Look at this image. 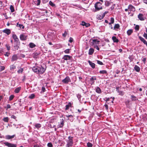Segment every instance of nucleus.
I'll list each match as a JSON object with an SVG mask.
<instances>
[{
  "label": "nucleus",
  "instance_id": "obj_11",
  "mask_svg": "<svg viewBox=\"0 0 147 147\" xmlns=\"http://www.w3.org/2000/svg\"><path fill=\"white\" fill-rule=\"evenodd\" d=\"M20 38L22 40H26L27 39V36L25 34H22L20 35Z\"/></svg>",
  "mask_w": 147,
  "mask_h": 147
},
{
  "label": "nucleus",
  "instance_id": "obj_12",
  "mask_svg": "<svg viewBox=\"0 0 147 147\" xmlns=\"http://www.w3.org/2000/svg\"><path fill=\"white\" fill-rule=\"evenodd\" d=\"M139 38L141 41L144 44L146 45L147 46V42L141 36H139Z\"/></svg>",
  "mask_w": 147,
  "mask_h": 147
},
{
  "label": "nucleus",
  "instance_id": "obj_30",
  "mask_svg": "<svg viewBox=\"0 0 147 147\" xmlns=\"http://www.w3.org/2000/svg\"><path fill=\"white\" fill-rule=\"evenodd\" d=\"M34 2H35V4H36L37 5H40V0H35Z\"/></svg>",
  "mask_w": 147,
  "mask_h": 147
},
{
  "label": "nucleus",
  "instance_id": "obj_42",
  "mask_svg": "<svg viewBox=\"0 0 147 147\" xmlns=\"http://www.w3.org/2000/svg\"><path fill=\"white\" fill-rule=\"evenodd\" d=\"M70 49H67L66 50H65L64 51V52L65 53H67H67H69V51H70Z\"/></svg>",
  "mask_w": 147,
  "mask_h": 147
},
{
  "label": "nucleus",
  "instance_id": "obj_21",
  "mask_svg": "<svg viewBox=\"0 0 147 147\" xmlns=\"http://www.w3.org/2000/svg\"><path fill=\"white\" fill-rule=\"evenodd\" d=\"M112 39L114 42L117 43L119 42V40L115 36H113L112 37Z\"/></svg>",
  "mask_w": 147,
  "mask_h": 147
},
{
  "label": "nucleus",
  "instance_id": "obj_55",
  "mask_svg": "<svg viewBox=\"0 0 147 147\" xmlns=\"http://www.w3.org/2000/svg\"><path fill=\"white\" fill-rule=\"evenodd\" d=\"M63 124L62 123H61V125H58V128H59V127H63Z\"/></svg>",
  "mask_w": 147,
  "mask_h": 147
},
{
  "label": "nucleus",
  "instance_id": "obj_13",
  "mask_svg": "<svg viewBox=\"0 0 147 147\" xmlns=\"http://www.w3.org/2000/svg\"><path fill=\"white\" fill-rule=\"evenodd\" d=\"M3 32L6 34L7 35H9L11 33V31L10 30L8 29H6L3 30Z\"/></svg>",
  "mask_w": 147,
  "mask_h": 147
},
{
  "label": "nucleus",
  "instance_id": "obj_25",
  "mask_svg": "<svg viewBox=\"0 0 147 147\" xmlns=\"http://www.w3.org/2000/svg\"><path fill=\"white\" fill-rule=\"evenodd\" d=\"M71 103L69 102L68 105H66L65 106V110H67L69 109L70 107L71 106Z\"/></svg>",
  "mask_w": 147,
  "mask_h": 147
},
{
  "label": "nucleus",
  "instance_id": "obj_32",
  "mask_svg": "<svg viewBox=\"0 0 147 147\" xmlns=\"http://www.w3.org/2000/svg\"><path fill=\"white\" fill-rule=\"evenodd\" d=\"M131 98L132 100L136 101L138 100L137 98L133 95L131 96Z\"/></svg>",
  "mask_w": 147,
  "mask_h": 147
},
{
  "label": "nucleus",
  "instance_id": "obj_15",
  "mask_svg": "<svg viewBox=\"0 0 147 147\" xmlns=\"http://www.w3.org/2000/svg\"><path fill=\"white\" fill-rule=\"evenodd\" d=\"M119 87H117L116 88V90L117 91V92L119 93V94L121 95H123L124 94V92H123L122 91H120L119 89Z\"/></svg>",
  "mask_w": 147,
  "mask_h": 147
},
{
  "label": "nucleus",
  "instance_id": "obj_58",
  "mask_svg": "<svg viewBox=\"0 0 147 147\" xmlns=\"http://www.w3.org/2000/svg\"><path fill=\"white\" fill-rule=\"evenodd\" d=\"M25 57V55H23L22 54H20V57L21 58V57L24 58Z\"/></svg>",
  "mask_w": 147,
  "mask_h": 147
},
{
  "label": "nucleus",
  "instance_id": "obj_47",
  "mask_svg": "<svg viewBox=\"0 0 147 147\" xmlns=\"http://www.w3.org/2000/svg\"><path fill=\"white\" fill-rule=\"evenodd\" d=\"M97 63L98 64H99V65H103V63L102 62L100 61H99V60L97 61Z\"/></svg>",
  "mask_w": 147,
  "mask_h": 147
},
{
  "label": "nucleus",
  "instance_id": "obj_45",
  "mask_svg": "<svg viewBox=\"0 0 147 147\" xmlns=\"http://www.w3.org/2000/svg\"><path fill=\"white\" fill-rule=\"evenodd\" d=\"M14 97V96L13 95H11L9 97V100L10 101L12 100Z\"/></svg>",
  "mask_w": 147,
  "mask_h": 147
},
{
  "label": "nucleus",
  "instance_id": "obj_49",
  "mask_svg": "<svg viewBox=\"0 0 147 147\" xmlns=\"http://www.w3.org/2000/svg\"><path fill=\"white\" fill-rule=\"evenodd\" d=\"M67 34V32L65 31L64 33L62 35L63 37H65L66 36Z\"/></svg>",
  "mask_w": 147,
  "mask_h": 147
},
{
  "label": "nucleus",
  "instance_id": "obj_39",
  "mask_svg": "<svg viewBox=\"0 0 147 147\" xmlns=\"http://www.w3.org/2000/svg\"><path fill=\"white\" fill-rule=\"evenodd\" d=\"M105 5L107 6H108L110 5V3L109 1H105Z\"/></svg>",
  "mask_w": 147,
  "mask_h": 147
},
{
  "label": "nucleus",
  "instance_id": "obj_3",
  "mask_svg": "<svg viewBox=\"0 0 147 147\" xmlns=\"http://www.w3.org/2000/svg\"><path fill=\"white\" fill-rule=\"evenodd\" d=\"M102 3L100 2H97L94 5L95 10V11H96L102 9Z\"/></svg>",
  "mask_w": 147,
  "mask_h": 147
},
{
  "label": "nucleus",
  "instance_id": "obj_4",
  "mask_svg": "<svg viewBox=\"0 0 147 147\" xmlns=\"http://www.w3.org/2000/svg\"><path fill=\"white\" fill-rule=\"evenodd\" d=\"M45 69L42 67V66H38V74H42L45 71Z\"/></svg>",
  "mask_w": 147,
  "mask_h": 147
},
{
  "label": "nucleus",
  "instance_id": "obj_62",
  "mask_svg": "<svg viewBox=\"0 0 147 147\" xmlns=\"http://www.w3.org/2000/svg\"><path fill=\"white\" fill-rule=\"evenodd\" d=\"M11 108V106L9 104H8L7 105V109H9Z\"/></svg>",
  "mask_w": 147,
  "mask_h": 147
},
{
  "label": "nucleus",
  "instance_id": "obj_57",
  "mask_svg": "<svg viewBox=\"0 0 147 147\" xmlns=\"http://www.w3.org/2000/svg\"><path fill=\"white\" fill-rule=\"evenodd\" d=\"M15 92L16 93H18V88H16L15 90Z\"/></svg>",
  "mask_w": 147,
  "mask_h": 147
},
{
  "label": "nucleus",
  "instance_id": "obj_16",
  "mask_svg": "<svg viewBox=\"0 0 147 147\" xmlns=\"http://www.w3.org/2000/svg\"><path fill=\"white\" fill-rule=\"evenodd\" d=\"M96 80V78L95 77H92L90 79V81L91 82V84H93L94 82V80Z\"/></svg>",
  "mask_w": 147,
  "mask_h": 147
},
{
  "label": "nucleus",
  "instance_id": "obj_33",
  "mask_svg": "<svg viewBox=\"0 0 147 147\" xmlns=\"http://www.w3.org/2000/svg\"><path fill=\"white\" fill-rule=\"evenodd\" d=\"M39 54V53L37 52L34 53L33 54V57L34 58H36L37 57V56Z\"/></svg>",
  "mask_w": 147,
  "mask_h": 147
},
{
  "label": "nucleus",
  "instance_id": "obj_56",
  "mask_svg": "<svg viewBox=\"0 0 147 147\" xmlns=\"http://www.w3.org/2000/svg\"><path fill=\"white\" fill-rule=\"evenodd\" d=\"M73 38H71V37H70L69 38V41L70 42H72L73 41Z\"/></svg>",
  "mask_w": 147,
  "mask_h": 147
},
{
  "label": "nucleus",
  "instance_id": "obj_35",
  "mask_svg": "<svg viewBox=\"0 0 147 147\" xmlns=\"http://www.w3.org/2000/svg\"><path fill=\"white\" fill-rule=\"evenodd\" d=\"M119 27V25L118 24H115L114 26V29H118Z\"/></svg>",
  "mask_w": 147,
  "mask_h": 147
},
{
  "label": "nucleus",
  "instance_id": "obj_23",
  "mask_svg": "<svg viewBox=\"0 0 147 147\" xmlns=\"http://www.w3.org/2000/svg\"><path fill=\"white\" fill-rule=\"evenodd\" d=\"M104 17V15H98L97 16V18L99 20H101Z\"/></svg>",
  "mask_w": 147,
  "mask_h": 147
},
{
  "label": "nucleus",
  "instance_id": "obj_64",
  "mask_svg": "<svg viewBox=\"0 0 147 147\" xmlns=\"http://www.w3.org/2000/svg\"><path fill=\"white\" fill-rule=\"evenodd\" d=\"M9 53H8V52H7L6 54L5 55L6 56H9Z\"/></svg>",
  "mask_w": 147,
  "mask_h": 147
},
{
  "label": "nucleus",
  "instance_id": "obj_10",
  "mask_svg": "<svg viewBox=\"0 0 147 147\" xmlns=\"http://www.w3.org/2000/svg\"><path fill=\"white\" fill-rule=\"evenodd\" d=\"M71 58V56L68 55H66L63 56L62 58V59H63L64 60L67 61L68 60H70Z\"/></svg>",
  "mask_w": 147,
  "mask_h": 147
},
{
  "label": "nucleus",
  "instance_id": "obj_46",
  "mask_svg": "<svg viewBox=\"0 0 147 147\" xmlns=\"http://www.w3.org/2000/svg\"><path fill=\"white\" fill-rule=\"evenodd\" d=\"M3 120L6 122H7L8 121V117H5L3 118Z\"/></svg>",
  "mask_w": 147,
  "mask_h": 147
},
{
  "label": "nucleus",
  "instance_id": "obj_43",
  "mask_svg": "<svg viewBox=\"0 0 147 147\" xmlns=\"http://www.w3.org/2000/svg\"><path fill=\"white\" fill-rule=\"evenodd\" d=\"M5 68V67L4 66H0V72L4 70Z\"/></svg>",
  "mask_w": 147,
  "mask_h": 147
},
{
  "label": "nucleus",
  "instance_id": "obj_19",
  "mask_svg": "<svg viewBox=\"0 0 147 147\" xmlns=\"http://www.w3.org/2000/svg\"><path fill=\"white\" fill-rule=\"evenodd\" d=\"M18 59V56L16 55H13L12 57L11 61H13L17 60Z\"/></svg>",
  "mask_w": 147,
  "mask_h": 147
},
{
  "label": "nucleus",
  "instance_id": "obj_37",
  "mask_svg": "<svg viewBox=\"0 0 147 147\" xmlns=\"http://www.w3.org/2000/svg\"><path fill=\"white\" fill-rule=\"evenodd\" d=\"M10 68L11 70H13L16 68V66L14 65H12L10 66Z\"/></svg>",
  "mask_w": 147,
  "mask_h": 147
},
{
  "label": "nucleus",
  "instance_id": "obj_20",
  "mask_svg": "<svg viewBox=\"0 0 147 147\" xmlns=\"http://www.w3.org/2000/svg\"><path fill=\"white\" fill-rule=\"evenodd\" d=\"M88 62L89 63L90 65L91 66V67L93 68H94L95 67V64L92 62H91L90 60L88 61Z\"/></svg>",
  "mask_w": 147,
  "mask_h": 147
},
{
  "label": "nucleus",
  "instance_id": "obj_14",
  "mask_svg": "<svg viewBox=\"0 0 147 147\" xmlns=\"http://www.w3.org/2000/svg\"><path fill=\"white\" fill-rule=\"evenodd\" d=\"M15 136V135L12 136L7 135L5 136V138L6 139L9 140L13 138Z\"/></svg>",
  "mask_w": 147,
  "mask_h": 147
},
{
  "label": "nucleus",
  "instance_id": "obj_36",
  "mask_svg": "<svg viewBox=\"0 0 147 147\" xmlns=\"http://www.w3.org/2000/svg\"><path fill=\"white\" fill-rule=\"evenodd\" d=\"M49 4L52 7H54L55 6V4L53 3L51 1H50L49 2Z\"/></svg>",
  "mask_w": 147,
  "mask_h": 147
},
{
  "label": "nucleus",
  "instance_id": "obj_24",
  "mask_svg": "<svg viewBox=\"0 0 147 147\" xmlns=\"http://www.w3.org/2000/svg\"><path fill=\"white\" fill-rule=\"evenodd\" d=\"M94 50L92 48H90L89 50L88 54L89 55H92L93 53Z\"/></svg>",
  "mask_w": 147,
  "mask_h": 147
},
{
  "label": "nucleus",
  "instance_id": "obj_54",
  "mask_svg": "<svg viewBox=\"0 0 147 147\" xmlns=\"http://www.w3.org/2000/svg\"><path fill=\"white\" fill-rule=\"evenodd\" d=\"M19 27H20V28L23 29L24 28V26L20 24H19Z\"/></svg>",
  "mask_w": 147,
  "mask_h": 147
},
{
  "label": "nucleus",
  "instance_id": "obj_48",
  "mask_svg": "<svg viewBox=\"0 0 147 147\" xmlns=\"http://www.w3.org/2000/svg\"><path fill=\"white\" fill-rule=\"evenodd\" d=\"M139 26L138 25H137L135 27V29L136 30H139Z\"/></svg>",
  "mask_w": 147,
  "mask_h": 147
},
{
  "label": "nucleus",
  "instance_id": "obj_44",
  "mask_svg": "<svg viewBox=\"0 0 147 147\" xmlns=\"http://www.w3.org/2000/svg\"><path fill=\"white\" fill-rule=\"evenodd\" d=\"M10 9L12 12H13L14 11V9L13 7L11 5L10 7Z\"/></svg>",
  "mask_w": 147,
  "mask_h": 147
},
{
  "label": "nucleus",
  "instance_id": "obj_51",
  "mask_svg": "<svg viewBox=\"0 0 147 147\" xmlns=\"http://www.w3.org/2000/svg\"><path fill=\"white\" fill-rule=\"evenodd\" d=\"M6 46L7 50H9L10 49V47L8 45H6Z\"/></svg>",
  "mask_w": 147,
  "mask_h": 147
},
{
  "label": "nucleus",
  "instance_id": "obj_60",
  "mask_svg": "<svg viewBox=\"0 0 147 147\" xmlns=\"http://www.w3.org/2000/svg\"><path fill=\"white\" fill-rule=\"evenodd\" d=\"M105 107L106 108V109H108V106L107 105H105Z\"/></svg>",
  "mask_w": 147,
  "mask_h": 147
},
{
  "label": "nucleus",
  "instance_id": "obj_28",
  "mask_svg": "<svg viewBox=\"0 0 147 147\" xmlns=\"http://www.w3.org/2000/svg\"><path fill=\"white\" fill-rule=\"evenodd\" d=\"M133 30L131 29H130L128 30L127 31V34L128 36L130 35L133 32Z\"/></svg>",
  "mask_w": 147,
  "mask_h": 147
},
{
  "label": "nucleus",
  "instance_id": "obj_8",
  "mask_svg": "<svg viewBox=\"0 0 147 147\" xmlns=\"http://www.w3.org/2000/svg\"><path fill=\"white\" fill-rule=\"evenodd\" d=\"M100 42V41L97 39H93L91 43L92 45L94 46H97V44H98Z\"/></svg>",
  "mask_w": 147,
  "mask_h": 147
},
{
  "label": "nucleus",
  "instance_id": "obj_26",
  "mask_svg": "<svg viewBox=\"0 0 147 147\" xmlns=\"http://www.w3.org/2000/svg\"><path fill=\"white\" fill-rule=\"evenodd\" d=\"M66 117L68 118V119L70 120L71 121L73 120V116L71 115H66Z\"/></svg>",
  "mask_w": 147,
  "mask_h": 147
},
{
  "label": "nucleus",
  "instance_id": "obj_2",
  "mask_svg": "<svg viewBox=\"0 0 147 147\" xmlns=\"http://www.w3.org/2000/svg\"><path fill=\"white\" fill-rule=\"evenodd\" d=\"M12 37L14 40V46L15 47V49H18V36L16 35L13 34L12 35Z\"/></svg>",
  "mask_w": 147,
  "mask_h": 147
},
{
  "label": "nucleus",
  "instance_id": "obj_63",
  "mask_svg": "<svg viewBox=\"0 0 147 147\" xmlns=\"http://www.w3.org/2000/svg\"><path fill=\"white\" fill-rule=\"evenodd\" d=\"M144 3L147 4V0H143Z\"/></svg>",
  "mask_w": 147,
  "mask_h": 147
},
{
  "label": "nucleus",
  "instance_id": "obj_41",
  "mask_svg": "<svg viewBox=\"0 0 147 147\" xmlns=\"http://www.w3.org/2000/svg\"><path fill=\"white\" fill-rule=\"evenodd\" d=\"M47 146L48 147H53V145L51 142H49L47 144Z\"/></svg>",
  "mask_w": 147,
  "mask_h": 147
},
{
  "label": "nucleus",
  "instance_id": "obj_61",
  "mask_svg": "<svg viewBox=\"0 0 147 147\" xmlns=\"http://www.w3.org/2000/svg\"><path fill=\"white\" fill-rule=\"evenodd\" d=\"M11 118H12L15 119L16 118V117L15 116L13 115L11 116Z\"/></svg>",
  "mask_w": 147,
  "mask_h": 147
},
{
  "label": "nucleus",
  "instance_id": "obj_31",
  "mask_svg": "<svg viewBox=\"0 0 147 147\" xmlns=\"http://www.w3.org/2000/svg\"><path fill=\"white\" fill-rule=\"evenodd\" d=\"M41 124H40V123L36 124L35 125V127L38 129L39 128L41 127Z\"/></svg>",
  "mask_w": 147,
  "mask_h": 147
},
{
  "label": "nucleus",
  "instance_id": "obj_6",
  "mask_svg": "<svg viewBox=\"0 0 147 147\" xmlns=\"http://www.w3.org/2000/svg\"><path fill=\"white\" fill-rule=\"evenodd\" d=\"M138 18L141 21H144L145 20L146 18L144 15L142 13H139L138 16Z\"/></svg>",
  "mask_w": 147,
  "mask_h": 147
},
{
  "label": "nucleus",
  "instance_id": "obj_29",
  "mask_svg": "<svg viewBox=\"0 0 147 147\" xmlns=\"http://www.w3.org/2000/svg\"><path fill=\"white\" fill-rule=\"evenodd\" d=\"M36 45L34 43L31 42L29 44L30 47L31 48H32L36 47Z\"/></svg>",
  "mask_w": 147,
  "mask_h": 147
},
{
  "label": "nucleus",
  "instance_id": "obj_40",
  "mask_svg": "<svg viewBox=\"0 0 147 147\" xmlns=\"http://www.w3.org/2000/svg\"><path fill=\"white\" fill-rule=\"evenodd\" d=\"M87 146L88 147H92L93 145L91 143L88 142L87 144Z\"/></svg>",
  "mask_w": 147,
  "mask_h": 147
},
{
  "label": "nucleus",
  "instance_id": "obj_7",
  "mask_svg": "<svg viewBox=\"0 0 147 147\" xmlns=\"http://www.w3.org/2000/svg\"><path fill=\"white\" fill-rule=\"evenodd\" d=\"M71 82V80L68 76H67L64 79L62 80V82L65 84H67L69 82Z\"/></svg>",
  "mask_w": 147,
  "mask_h": 147
},
{
  "label": "nucleus",
  "instance_id": "obj_38",
  "mask_svg": "<svg viewBox=\"0 0 147 147\" xmlns=\"http://www.w3.org/2000/svg\"><path fill=\"white\" fill-rule=\"evenodd\" d=\"M35 96V95L33 94H31L29 97V98L30 99H33V98Z\"/></svg>",
  "mask_w": 147,
  "mask_h": 147
},
{
  "label": "nucleus",
  "instance_id": "obj_1",
  "mask_svg": "<svg viewBox=\"0 0 147 147\" xmlns=\"http://www.w3.org/2000/svg\"><path fill=\"white\" fill-rule=\"evenodd\" d=\"M73 137L69 136L68 137V139L67 140V144L66 145V147H71L73 145Z\"/></svg>",
  "mask_w": 147,
  "mask_h": 147
},
{
  "label": "nucleus",
  "instance_id": "obj_17",
  "mask_svg": "<svg viewBox=\"0 0 147 147\" xmlns=\"http://www.w3.org/2000/svg\"><path fill=\"white\" fill-rule=\"evenodd\" d=\"M38 66H36L33 67L32 69L34 72L38 74Z\"/></svg>",
  "mask_w": 147,
  "mask_h": 147
},
{
  "label": "nucleus",
  "instance_id": "obj_9",
  "mask_svg": "<svg viewBox=\"0 0 147 147\" xmlns=\"http://www.w3.org/2000/svg\"><path fill=\"white\" fill-rule=\"evenodd\" d=\"M128 9L129 11H135V9L134 6L131 5H129L128 6Z\"/></svg>",
  "mask_w": 147,
  "mask_h": 147
},
{
  "label": "nucleus",
  "instance_id": "obj_5",
  "mask_svg": "<svg viewBox=\"0 0 147 147\" xmlns=\"http://www.w3.org/2000/svg\"><path fill=\"white\" fill-rule=\"evenodd\" d=\"M5 145L7 146L8 147H16V145L15 144L10 143L8 142H5L4 143Z\"/></svg>",
  "mask_w": 147,
  "mask_h": 147
},
{
  "label": "nucleus",
  "instance_id": "obj_34",
  "mask_svg": "<svg viewBox=\"0 0 147 147\" xmlns=\"http://www.w3.org/2000/svg\"><path fill=\"white\" fill-rule=\"evenodd\" d=\"M99 73L100 74H106L107 73V71H106L105 70H103L100 71L99 72Z\"/></svg>",
  "mask_w": 147,
  "mask_h": 147
},
{
  "label": "nucleus",
  "instance_id": "obj_52",
  "mask_svg": "<svg viewBox=\"0 0 147 147\" xmlns=\"http://www.w3.org/2000/svg\"><path fill=\"white\" fill-rule=\"evenodd\" d=\"M23 71V68H20V69H19V73H22Z\"/></svg>",
  "mask_w": 147,
  "mask_h": 147
},
{
  "label": "nucleus",
  "instance_id": "obj_53",
  "mask_svg": "<svg viewBox=\"0 0 147 147\" xmlns=\"http://www.w3.org/2000/svg\"><path fill=\"white\" fill-rule=\"evenodd\" d=\"M144 37L146 39H147V34L145 33H144L143 35Z\"/></svg>",
  "mask_w": 147,
  "mask_h": 147
},
{
  "label": "nucleus",
  "instance_id": "obj_27",
  "mask_svg": "<svg viewBox=\"0 0 147 147\" xmlns=\"http://www.w3.org/2000/svg\"><path fill=\"white\" fill-rule=\"evenodd\" d=\"M134 69L137 72H139L140 70V68L137 65H135L134 67Z\"/></svg>",
  "mask_w": 147,
  "mask_h": 147
},
{
  "label": "nucleus",
  "instance_id": "obj_50",
  "mask_svg": "<svg viewBox=\"0 0 147 147\" xmlns=\"http://www.w3.org/2000/svg\"><path fill=\"white\" fill-rule=\"evenodd\" d=\"M111 23L113 24L114 23V18H111Z\"/></svg>",
  "mask_w": 147,
  "mask_h": 147
},
{
  "label": "nucleus",
  "instance_id": "obj_59",
  "mask_svg": "<svg viewBox=\"0 0 147 147\" xmlns=\"http://www.w3.org/2000/svg\"><path fill=\"white\" fill-rule=\"evenodd\" d=\"M94 47L96 48L97 50L99 51V48L98 47V46H94Z\"/></svg>",
  "mask_w": 147,
  "mask_h": 147
},
{
  "label": "nucleus",
  "instance_id": "obj_18",
  "mask_svg": "<svg viewBox=\"0 0 147 147\" xmlns=\"http://www.w3.org/2000/svg\"><path fill=\"white\" fill-rule=\"evenodd\" d=\"M96 92L98 94H100L102 92L100 88L98 87L96 88Z\"/></svg>",
  "mask_w": 147,
  "mask_h": 147
},
{
  "label": "nucleus",
  "instance_id": "obj_22",
  "mask_svg": "<svg viewBox=\"0 0 147 147\" xmlns=\"http://www.w3.org/2000/svg\"><path fill=\"white\" fill-rule=\"evenodd\" d=\"M81 25L83 26H85L87 27H88L90 25V24H87L85 22H82Z\"/></svg>",
  "mask_w": 147,
  "mask_h": 147
}]
</instances>
